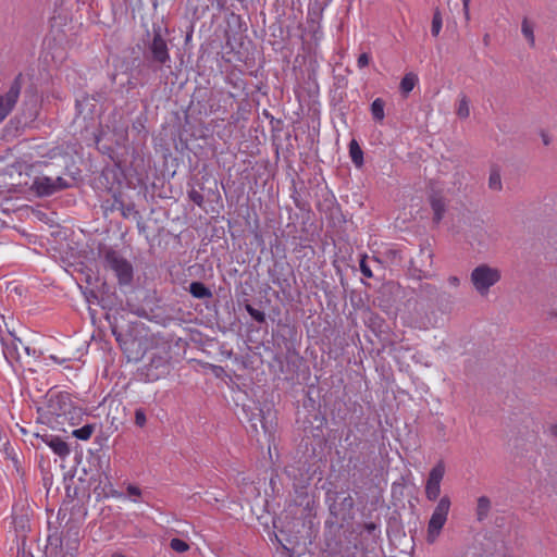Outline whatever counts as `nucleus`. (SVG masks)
I'll list each match as a JSON object with an SVG mask.
<instances>
[{
  "label": "nucleus",
  "mask_w": 557,
  "mask_h": 557,
  "mask_svg": "<svg viewBox=\"0 0 557 557\" xmlns=\"http://www.w3.org/2000/svg\"><path fill=\"white\" fill-rule=\"evenodd\" d=\"M17 342H18V344H14V347H13L14 350H16L17 347H20V344L22 345V341L21 339H17Z\"/></svg>",
  "instance_id": "obj_63"
},
{
  "label": "nucleus",
  "mask_w": 557,
  "mask_h": 557,
  "mask_svg": "<svg viewBox=\"0 0 557 557\" xmlns=\"http://www.w3.org/2000/svg\"><path fill=\"white\" fill-rule=\"evenodd\" d=\"M521 32L525 39L529 41L531 47H534L535 45V37L533 32V25L529 22L527 17L522 20L521 23Z\"/></svg>",
  "instance_id": "obj_29"
},
{
  "label": "nucleus",
  "mask_w": 557,
  "mask_h": 557,
  "mask_svg": "<svg viewBox=\"0 0 557 557\" xmlns=\"http://www.w3.org/2000/svg\"><path fill=\"white\" fill-rule=\"evenodd\" d=\"M287 355H288V356H289V355H295V356H297V357H298L297 351H296L295 349L289 348V347H287Z\"/></svg>",
  "instance_id": "obj_58"
},
{
  "label": "nucleus",
  "mask_w": 557,
  "mask_h": 557,
  "mask_svg": "<svg viewBox=\"0 0 557 557\" xmlns=\"http://www.w3.org/2000/svg\"><path fill=\"white\" fill-rule=\"evenodd\" d=\"M144 57L153 64L164 65L170 62L168 42L162 36L161 25H152V38L147 42Z\"/></svg>",
  "instance_id": "obj_7"
},
{
  "label": "nucleus",
  "mask_w": 557,
  "mask_h": 557,
  "mask_svg": "<svg viewBox=\"0 0 557 557\" xmlns=\"http://www.w3.org/2000/svg\"><path fill=\"white\" fill-rule=\"evenodd\" d=\"M488 187L493 190H500L502 185V178L498 171H492L488 177Z\"/></svg>",
  "instance_id": "obj_34"
},
{
  "label": "nucleus",
  "mask_w": 557,
  "mask_h": 557,
  "mask_svg": "<svg viewBox=\"0 0 557 557\" xmlns=\"http://www.w3.org/2000/svg\"><path fill=\"white\" fill-rule=\"evenodd\" d=\"M432 258L433 253L430 249L421 248L417 258L411 260V270L418 280L429 276V271L424 270V268H431Z\"/></svg>",
  "instance_id": "obj_15"
},
{
  "label": "nucleus",
  "mask_w": 557,
  "mask_h": 557,
  "mask_svg": "<svg viewBox=\"0 0 557 557\" xmlns=\"http://www.w3.org/2000/svg\"><path fill=\"white\" fill-rule=\"evenodd\" d=\"M112 333L115 335L116 341L120 342L121 334H117L115 329H112Z\"/></svg>",
  "instance_id": "obj_60"
},
{
  "label": "nucleus",
  "mask_w": 557,
  "mask_h": 557,
  "mask_svg": "<svg viewBox=\"0 0 557 557\" xmlns=\"http://www.w3.org/2000/svg\"><path fill=\"white\" fill-rule=\"evenodd\" d=\"M542 139H543V144L545 146H548L550 144V138H549V136L547 134L542 133Z\"/></svg>",
  "instance_id": "obj_57"
},
{
  "label": "nucleus",
  "mask_w": 557,
  "mask_h": 557,
  "mask_svg": "<svg viewBox=\"0 0 557 557\" xmlns=\"http://www.w3.org/2000/svg\"><path fill=\"white\" fill-rule=\"evenodd\" d=\"M418 77L413 73L406 74L400 81V90L404 95H408L416 86Z\"/></svg>",
  "instance_id": "obj_27"
},
{
  "label": "nucleus",
  "mask_w": 557,
  "mask_h": 557,
  "mask_svg": "<svg viewBox=\"0 0 557 557\" xmlns=\"http://www.w3.org/2000/svg\"><path fill=\"white\" fill-rule=\"evenodd\" d=\"M370 62V55L366 52L361 53L357 60V64L359 69L366 67L369 65Z\"/></svg>",
  "instance_id": "obj_46"
},
{
  "label": "nucleus",
  "mask_w": 557,
  "mask_h": 557,
  "mask_svg": "<svg viewBox=\"0 0 557 557\" xmlns=\"http://www.w3.org/2000/svg\"><path fill=\"white\" fill-rule=\"evenodd\" d=\"M49 358L53 360L55 363L62 364L67 360H71L70 357H59L57 355H50Z\"/></svg>",
  "instance_id": "obj_52"
},
{
  "label": "nucleus",
  "mask_w": 557,
  "mask_h": 557,
  "mask_svg": "<svg viewBox=\"0 0 557 557\" xmlns=\"http://www.w3.org/2000/svg\"><path fill=\"white\" fill-rule=\"evenodd\" d=\"M44 443H46L52 451L58 455L60 458H65L70 455V447L66 442H64L59 436L54 435H42L40 436Z\"/></svg>",
  "instance_id": "obj_18"
},
{
  "label": "nucleus",
  "mask_w": 557,
  "mask_h": 557,
  "mask_svg": "<svg viewBox=\"0 0 557 557\" xmlns=\"http://www.w3.org/2000/svg\"><path fill=\"white\" fill-rule=\"evenodd\" d=\"M146 422H147V418H146L145 409L137 408L135 410V424L139 428H144L146 425Z\"/></svg>",
  "instance_id": "obj_42"
},
{
  "label": "nucleus",
  "mask_w": 557,
  "mask_h": 557,
  "mask_svg": "<svg viewBox=\"0 0 557 557\" xmlns=\"http://www.w3.org/2000/svg\"><path fill=\"white\" fill-rule=\"evenodd\" d=\"M447 281L450 286L458 287L460 285V278L456 275H450Z\"/></svg>",
  "instance_id": "obj_54"
},
{
  "label": "nucleus",
  "mask_w": 557,
  "mask_h": 557,
  "mask_svg": "<svg viewBox=\"0 0 557 557\" xmlns=\"http://www.w3.org/2000/svg\"><path fill=\"white\" fill-rule=\"evenodd\" d=\"M30 189L39 197H48L55 194L53 178L49 176H36L33 180Z\"/></svg>",
  "instance_id": "obj_17"
},
{
  "label": "nucleus",
  "mask_w": 557,
  "mask_h": 557,
  "mask_svg": "<svg viewBox=\"0 0 557 557\" xmlns=\"http://www.w3.org/2000/svg\"><path fill=\"white\" fill-rule=\"evenodd\" d=\"M349 157L352 161V163L357 168H361L363 165V151L361 147L359 146L358 141L356 139H351L349 145Z\"/></svg>",
  "instance_id": "obj_23"
},
{
  "label": "nucleus",
  "mask_w": 557,
  "mask_h": 557,
  "mask_svg": "<svg viewBox=\"0 0 557 557\" xmlns=\"http://www.w3.org/2000/svg\"><path fill=\"white\" fill-rule=\"evenodd\" d=\"M187 196L188 199L193 201L195 205H197L200 208H203L205 197L199 190L193 187L187 191Z\"/></svg>",
  "instance_id": "obj_33"
},
{
  "label": "nucleus",
  "mask_w": 557,
  "mask_h": 557,
  "mask_svg": "<svg viewBox=\"0 0 557 557\" xmlns=\"http://www.w3.org/2000/svg\"><path fill=\"white\" fill-rule=\"evenodd\" d=\"M469 7H470V2H467V4H466V0H462V10H463L465 17L467 21L470 20Z\"/></svg>",
  "instance_id": "obj_55"
},
{
  "label": "nucleus",
  "mask_w": 557,
  "mask_h": 557,
  "mask_svg": "<svg viewBox=\"0 0 557 557\" xmlns=\"http://www.w3.org/2000/svg\"><path fill=\"white\" fill-rule=\"evenodd\" d=\"M102 263L106 270L113 272L120 287L131 286L134 280L133 264L113 248L103 251Z\"/></svg>",
  "instance_id": "obj_5"
},
{
  "label": "nucleus",
  "mask_w": 557,
  "mask_h": 557,
  "mask_svg": "<svg viewBox=\"0 0 557 557\" xmlns=\"http://www.w3.org/2000/svg\"><path fill=\"white\" fill-rule=\"evenodd\" d=\"M170 547L177 553H185L189 549V545L185 541L177 537H174L170 541Z\"/></svg>",
  "instance_id": "obj_35"
},
{
  "label": "nucleus",
  "mask_w": 557,
  "mask_h": 557,
  "mask_svg": "<svg viewBox=\"0 0 557 557\" xmlns=\"http://www.w3.org/2000/svg\"><path fill=\"white\" fill-rule=\"evenodd\" d=\"M450 498L443 496L437 503L428 524V542L433 543L440 535L450 509Z\"/></svg>",
  "instance_id": "obj_10"
},
{
  "label": "nucleus",
  "mask_w": 557,
  "mask_h": 557,
  "mask_svg": "<svg viewBox=\"0 0 557 557\" xmlns=\"http://www.w3.org/2000/svg\"><path fill=\"white\" fill-rule=\"evenodd\" d=\"M110 289H111V288H110V286H109L106 282H103V283L101 284V287H100V289L98 290V293H99V295H109V294H114V292H111Z\"/></svg>",
  "instance_id": "obj_51"
},
{
  "label": "nucleus",
  "mask_w": 557,
  "mask_h": 557,
  "mask_svg": "<svg viewBox=\"0 0 557 557\" xmlns=\"http://www.w3.org/2000/svg\"><path fill=\"white\" fill-rule=\"evenodd\" d=\"M429 202L433 211V222L438 224L446 212V202L442 195L438 193H432L429 197Z\"/></svg>",
  "instance_id": "obj_20"
},
{
  "label": "nucleus",
  "mask_w": 557,
  "mask_h": 557,
  "mask_svg": "<svg viewBox=\"0 0 557 557\" xmlns=\"http://www.w3.org/2000/svg\"><path fill=\"white\" fill-rule=\"evenodd\" d=\"M263 115L271 120L272 114H270L267 110L263 111Z\"/></svg>",
  "instance_id": "obj_61"
},
{
  "label": "nucleus",
  "mask_w": 557,
  "mask_h": 557,
  "mask_svg": "<svg viewBox=\"0 0 557 557\" xmlns=\"http://www.w3.org/2000/svg\"><path fill=\"white\" fill-rule=\"evenodd\" d=\"M92 491L98 500L109 498L116 494L113 484L106 473L99 476V482L94 486Z\"/></svg>",
  "instance_id": "obj_19"
},
{
  "label": "nucleus",
  "mask_w": 557,
  "mask_h": 557,
  "mask_svg": "<svg viewBox=\"0 0 557 557\" xmlns=\"http://www.w3.org/2000/svg\"><path fill=\"white\" fill-rule=\"evenodd\" d=\"M100 98V94H84L81 98H77L75 101L76 116H82L84 120H92L97 102Z\"/></svg>",
  "instance_id": "obj_14"
},
{
  "label": "nucleus",
  "mask_w": 557,
  "mask_h": 557,
  "mask_svg": "<svg viewBox=\"0 0 557 557\" xmlns=\"http://www.w3.org/2000/svg\"><path fill=\"white\" fill-rule=\"evenodd\" d=\"M363 530L369 534V535H374V533L379 530V525L375 523V522H366L363 524Z\"/></svg>",
  "instance_id": "obj_48"
},
{
  "label": "nucleus",
  "mask_w": 557,
  "mask_h": 557,
  "mask_svg": "<svg viewBox=\"0 0 557 557\" xmlns=\"http://www.w3.org/2000/svg\"><path fill=\"white\" fill-rule=\"evenodd\" d=\"M492 504L487 496H480L476 502V519L483 521L487 518Z\"/></svg>",
  "instance_id": "obj_25"
},
{
  "label": "nucleus",
  "mask_w": 557,
  "mask_h": 557,
  "mask_svg": "<svg viewBox=\"0 0 557 557\" xmlns=\"http://www.w3.org/2000/svg\"><path fill=\"white\" fill-rule=\"evenodd\" d=\"M226 82L234 89L242 90V91L245 90L246 85H247L243 78H240L239 76H235V75H228L226 78Z\"/></svg>",
  "instance_id": "obj_36"
},
{
  "label": "nucleus",
  "mask_w": 557,
  "mask_h": 557,
  "mask_svg": "<svg viewBox=\"0 0 557 557\" xmlns=\"http://www.w3.org/2000/svg\"><path fill=\"white\" fill-rule=\"evenodd\" d=\"M271 246V249H276V252H278L280 250L284 251V245L282 244V242L275 237L274 242L270 244Z\"/></svg>",
  "instance_id": "obj_49"
},
{
  "label": "nucleus",
  "mask_w": 557,
  "mask_h": 557,
  "mask_svg": "<svg viewBox=\"0 0 557 557\" xmlns=\"http://www.w3.org/2000/svg\"><path fill=\"white\" fill-rule=\"evenodd\" d=\"M292 199H293V202L294 205L296 206V208H298L299 210L301 211H305V210H308L309 208V205L308 202L304 201L298 191H297V188L294 186L293 188V191H292V195H290Z\"/></svg>",
  "instance_id": "obj_38"
},
{
  "label": "nucleus",
  "mask_w": 557,
  "mask_h": 557,
  "mask_svg": "<svg viewBox=\"0 0 557 557\" xmlns=\"http://www.w3.org/2000/svg\"><path fill=\"white\" fill-rule=\"evenodd\" d=\"M24 104L28 106V101H25ZM29 104H30V108H29V112H28V119L33 121L38 115L37 98L34 95L30 96Z\"/></svg>",
  "instance_id": "obj_39"
},
{
  "label": "nucleus",
  "mask_w": 557,
  "mask_h": 557,
  "mask_svg": "<svg viewBox=\"0 0 557 557\" xmlns=\"http://www.w3.org/2000/svg\"><path fill=\"white\" fill-rule=\"evenodd\" d=\"M2 446H3V450H4L5 455H7L9 458H12V460H13L14 462H17L16 458L13 456V454H14V449L11 447L10 442H9V441H4V442L2 443Z\"/></svg>",
  "instance_id": "obj_47"
},
{
  "label": "nucleus",
  "mask_w": 557,
  "mask_h": 557,
  "mask_svg": "<svg viewBox=\"0 0 557 557\" xmlns=\"http://www.w3.org/2000/svg\"><path fill=\"white\" fill-rule=\"evenodd\" d=\"M170 356L168 351L151 352L149 362L140 369V374L147 382H154L165 376L170 371Z\"/></svg>",
  "instance_id": "obj_9"
},
{
  "label": "nucleus",
  "mask_w": 557,
  "mask_h": 557,
  "mask_svg": "<svg viewBox=\"0 0 557 557\" xmlns=\"http://www.w3.org/2000/svg\"><path fill=\"white\" fill-rule=\"evenodd\" d=\"M245 309L255 321L265 323L267 318L263 311L253 308L250 304H246Z\"/></svg>",
  "instance_id": "obj_32"
},
{
  "label": "nucleus",
  "mask_w": 557,
  "mask_h": 557,
  "mask_svg": "<svg viewBox=\"0 0 557 557\" xmlns=\"http://www.w3.org/2000/svg\"><path fill=\"white\" fill-rule=\"evenodd\" d=\"M84 416L83 408L75 406L67 393L61 392L49 396L46 417L52 429L66 433V426L81 424Z\"/></svg>",
  "instance_id": "obj_1"
},
{
  "label": "nucleus",
  "mask_w": 557,
  "mask_h": 557,
  "mask_svg": "<svg viewBox=\"0 0 557 557\" xmlns=\"http://www.w3.org/2000/svg\"><path fill=\"white\" fill-rule=\"evenodd\" d=\"M325 491V504L330 515L336 520L348 522L354 519L355 500L348 490H338L335 482L327 481L322 485Z\"/></svg>",
  "instance_id": "obj_3"
},
{
  "label": "nucleus",
  "mask_w": 557,
  "mask_h": 557,
  "mask_svg": "<svg viewBox=\"0 0 557 557\" xmlns=\"http://www.w3.org/2000/svg\"><path fill=\"white\" fill-rule=\"evenodd\" d=\"M63 557H74L73 554H65Z\"/></svg>",
  "instance_id": "obj_64"
},
{
  "label": "nucleus",
  "mask_w": 557,
  "mask_h": 557,
  "mask_svg": "<svg viewBox=\"0 0 557 557\" xmlns=\"http://www.w3.org/2000/svg\"><path fill=\"white\" fill-rule=\"evenodd\" d=\"M95 431V424H85L79 429H75L72 431V435L81 441H87L90 438Z\"/></svg>",
  "instance_id": "obj_28"
},
{
  "label": "nucleus",
  "mask_w": 557,
  "mask_h": 557,
  "mask_svg": "<svg viewBox=\"0 0 557 557\" xmlns=\"http://www.w3.org/2000/svg\"><path fill=\"white\" fill-rule=\"evenodd\" d=\"M443 25L442 14L438 8L433 12L431 33L434 37H437Z\"/></svg>",
  "instance_id": "obj_30"
},
{
  "label": "nucleus",
  "mask_w": 557,
  "mask_h": 557,
  "mask_svg": "<svg viewBox=\"0 0 557 557\" xmlns=\"http://www.w3.org/2000/svg\"><path fill=\"white\" fill-rule=\"evenodd\" d=\"M98 305L101 306V308L104 310H113L122 306V299H120L115 293L109 295H100Z\"/></svg>",
  "instance_id": "obj_24"
},
{
  "label": "nucleus",
  "mask_w": 557,
  "mask_h": 557,
  "mask_svg": "<svg viewBox=\"0 0 557 557\" xmlns=\"http://www.w3.org/2000/svg\"><path fill=\"white\" fill-rule=\"evenodd\" d=\"M245 419L248 423L247 431L257 440L260 434L269 438L272 437L275 430V412L270 407L255 405L252 407H243Z\"/></svg>",
  "instance_id": "obj_4"
},
{
  "label": "nucleus",
  "mask_w": 557,
  "mask_h": 557,
  "mask_svg": "<svg viewBox=\"0 0 557 557\" xmlns=\"http://www.w3.org/2000/svg\"><path fill=\"white\" fill-rule=\"evenodd\" d=\"M127 493L133 496H139L141 494V491L139 487L135 485H128Z\"/></svg>",
  "instance_id": "obj_53"
},
{
  "label": "nucleus",
  "mask_w": 557,
  "mask_h": 557,
  "mask_svg": "<svg viewBox=\"0 0 557 557\" xmlns=\"http://www.w3.org/2000/svg\"><path fill=\"white\" fill-rule=\"evenodd\" d=\"M225 22L227 26L234 30L235 33H240L246 30V23L243 21V17L239 14H236L233 8L230 11H225Z\"/></svg>",
  "instance_id": "obj_22"
},
{
  "label": "nucleus",
  "mask_w": 557,
  "mask_h": 557,
  "mask_svg": "<svg viewBox=\"0 0 557 557\" xmlns=\"http://www.w3.org/2000/svg\"><path fill=\"white\" fill-rule=\"evenodd\" d=\"M552 434L557 437V425L552 426Z\"/></svg>",
  "instance_id": "obj_59"
},
{
  "label": "nucleus",
  "mask_w": 557,
  "mask_h": 557,
  "mask_svg": "<svg viewBox=\"0 0 557 557\" xmlns=\"http://www.w3.org/2000/svg\"><path fill=\"white\" fill-rule=\"evenodd\" d=\"M111 211L117 210L121 212L122 216L124 219H128L129 216H133L134 219H141L140 212L136 209V206L134 202L126 203L121 194H113V201L110 207Z\"/></svg>",
  "instance_id": "obj_16"
},
{
  "label": "nucleus",
  "mask_w": 557,
  "mask_h": 557,
  "mask_svg": "<svg viewBox=\"0 0 557 557\" xmlns=\"http://www.w3.org/2000/svg\"><path fill=\"white\" fill-rule=\"evenodd\" d=\"M22 79L23 76L20 73L13 79L5 95H0V123L10 114V112L14 108L21 94Z\"/></svg>",
  "instance_id": "obj_12"
},
{
  "label": "nucleus",
  "mask_w": 557,
  "mask_h": 557,
  "mask_svg": "<svg viewBox=\"0 0 557 557\" xmlns=\"http://www.w3.org/2000/svg\"><path fill=\"white\" fill-rule=\"evenodd\" d=\"M271 132H272V138L273 141L275 140V133L283 131L284 122L281 119H275L274 116H271Z\"/></svg>",
  "instance_id": "obj_41"
},
{
  "label": "nucleus",
  "mask_w": 557,
  "mask_h": 557,
  "mask_svg": "<svg viewBox=\"0 0 557 557\" xmlns=\"http://www.w3.org/2000/svg\"><path fill=\"white\" fill-rule=\"evenodd\" d=\"M111 557H125V556L121 553H114V554H112Z\"/></svg>",
  "instance_id": "obj_62"
},
{
  "label": "nucleus",
  "mask_w": 557,
  "mask_h": 557,
  "mask_svg": "<svg viewBox=\"0 0 557 557\" xmlns=\"http://www.w3.org/2000/svg\"><path fill=\"white\" fill-rule=\"evenodd\" d=\"M500 278V271L497 268H492L486 263L475 267L470 275V280L474 289L481 296L487 295L490 288L498 283Z\"/></svg>",
  "instance_id": "obj_8"
},
{
  "label": "nucleus",
  "mask_w": 557,
  "mask_h": 557,
  "mask_svg": "<svg viewBox=\"0 0 557 557\" xmlns=\"http://www.w3.org/2000/svg\"><path fill=\"white\" fill-rule=\"evenodd\" d=\"M445 474V463L440 460L430 471L425 484V496L429 500L434 502L441 494V482Z\"/></svg>",
  "instance_id": "obj_13"
},
{
  "label": "nucleus",
  "mask_w": 557,
  "mask_h": 557,
  "mask_svg": "<svg viewBox=\"0 0 557 557\" xmlns=\"http://www.w3.org/2000/svg\"><path fill=\"white\" fill-rule=\"evenodd\" d=\"M13 351L14 349L12 348H9V347H5L3 348V355H4V358L7 359L8 362L12 363V359L14 358L13 357Z\"/></svg>",
  "instance_id": "obj_50"
},
{
  "label": "nucleus",
  "mask_w": 557,
  "mask_h": 557,
  "mask_svg": "<svg viewBox=\"0 0 557 557\" xmlns=\"http://www.w3.org/2000/svg\"><path fill=\"white\" fill-rule=\"evenodd\" d=\"M53 183L55 193L64 190L71 186L70 183L61 176H58L55 180H53Z\"/></svg>",
  "instance_id": "obj_45"
},
{
  "label": "nucleus",
  "mask_w": 557,
  "mask_h": 557,
  "mask_svg": "<svg viewBox=\"0 0 557 557\" xmlns=\"http://www.w3.org/2000/svg\"><path fill=\"white\" fill-rule=\"evenodd\" d=\"M354 549H356V547L347 546L343 550L334 552V553L330 554L329 557H356Z\"/></svg>",
  "instance_id": "obj_43"
},
{
  "label": "nucleus",
  "mask_w": 557,
  "mask_h": 557,
  "mask_svg": "<svg viewBox=\"0 0 557 557\" xmlns=\"http://www.w3.org/2000/svg\"><path fill=\"white\" fill-rule=\"evenodd\" d=\"M83 294H84L86 300L89 304L98 305V301L100 299V295H99V293L97 290H95L92 288H86L85 290H83Z\"/></svg>",
  "instance_id": "obj_40"
},
{
  "label": "nucleus",
  "mask_w": 557,
  "mask_h": 557,
  "mask_svg": "<svg viewBox=\"0 0 557 557\" xmlns=\"http://www.w3.org/2000/svg\"><path fill=\"white\" fill-rule=\"evenodd\" d=\"M137 221V228L140 233L145 232L146 231V225L145 223L143 222V218L141 219H135Z\"/></svg>",
  "instance_id": "obj_56"
},
{
  "label": "nucleus",
  "mask_w": 557,
  "mask_h": 557,
  "mask_svg": "<svg viewBox=\"0 0 557 557\" xmlns=\"http://www.w3.org/2000/svg\"><path fill=\"white\" fill-rule=\"evenodd\" d=\"M268 275L272 284L277 286L282 293L290 290V277H294V270L287 261L274 259L268 269Z\"/></svg>",
  "instance_id": "obj_11"
},
{
  "label": "nucleus",
  "mask_w": 557,
  "mask_h": 557,
  "mask_svg": "<svg viewBox=\"0 0 557 557\" xmlns=\"http://www.w3.org/2000/svg\"><path fill=\"white\" fill-rule=\"evenodd\" d=\"M359 267H360V271L363 274V276L369 277V278L373 276V273L368 264L366 256L361 258V260L359 262Z\"/></svg>",
  "instance_id": "obj_44"
},
{
  "label": "nucleus",
  "mask_w": 557,
  "mask_h": 557,
  "mask_svg": "<svg viewBox=\"0 0 557 557\" xmlns=\"http://www.w3.org/2000/svg\"><path fill=\"white\" fill-rule=\"evenodd\" d=\"M470 114L469 102L466 96H463L457 109V115L461 119H467Z\"/></svg>",
  "instance_id": "obj_37"
},
{
  "label": "nucleus",
  "mask_w": 557,
  "mask_h": 557,
  "mask_svg": "<svg viewBox=\"0 0 557 557\" xmlns=\"http://www.w3.org/2000/svg\"><path fill=\"white\" fill-rule=\"evenodd\" d=\"M347 469L354 482H364L372 475L373 445L359 437H355L346 448Z\"/></svg>",
  "instance_id": "obj_2"
},
{
  "label": "nucleus",
  "mask_w": 557,
  "mask_h": 557,
  "mask_svg": "<svg viewBox=\"0 0 557 557\" xmlns=\"http://www.w3.org/2000/svg\"><path fill=\"white\" fill-rule=\"evenodd\" d=\"M335 203H336L335 196L331 191H326L323 201L318 205V209L320 211L329 212V211H332Z\"/></svg>",
  "instance_id": "obj_31"
},
{
  "label": "nucleus",
  "mask_w": 557,
  "mask_h": 557,
  "mask_svg": "<svg viewBox=\"0 0 557 557\" xmlns=\"http://www.w3.org/2000/svg\"><path fill=\"white\" fill-rule=\"evenodd\" d=\"M188 292L197 299H210L213 297L211 289L200 281H193L189 284Z\"/></svg>",
  "instance_id": "obj_21"
},
{
  "label": "nucleus",
  "mask_w": 557,
  "mask_h": 557,
  "mask_svg": "<svg viewBox=\"0 0 557 557\" xmlns=\"http://www.w3.org/2000/svg\"><path fill=\"white\" fill-rule=\"evenodd\" d=\"M413 290L417 295V304L423 307H436L443 310L447 305L451 304V296L446 292L440 290L433 284L420 282Z\"/></svg>",
  "instance_id": "obj_6"
},
{
  "label": "nucleus",
  "mask_w": 557,
  "mask_h": 557,
  "mask_svg": "<svg viewBox=\"0 0 557 557\" xmlns=\"http://www.w3.org/2000/svg\"><path fill=\"white\" fill-rule=\"evenodd\" d=\"M384 108H385V101L382 98H376L371 103L370 111L372 114V119L375 122H382L384 120V117H385Z\"/></svg>",
  "instance_id": "obj_26"
}]
</instances>
